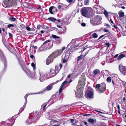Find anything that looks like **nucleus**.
Segmentation results:
<instances>
[{
  "label": "nucleus",
  "mask_w": 126,
  "mask_h": 126,
  "mask_svg": "<svg viewBox=\"0 0 126 126\" xmlns=\"http://www.w3.org/2000/svg\"><path fill=\"white\" fill-rule=\"evenodd\" d=\"M113 27L116 29H117L118 28L117 26L115 25H114Z\"/></svg>",
  "instance_id": "052dcab7"
},
{
  "label": "nucleus",
  "mask_w": 126,
  "mask_h": 126,
  "mask_svg": "<svg viewBox=\"0 0 126 126\" xmlns=\"http://www.w3.org/2000/svg\"><path fill=\"white\" fill-rule=\"evenodd\" d=\"M53 113L52 112H49L47 114V118L48 119L51 120V121H52L53 122H57L55 120H54L52 119V118L54 117L55 116L53 115Z\"/></svg>",
  "instance_id": "0eeeda50"
},
{
  "label": "nucleus",
  "mask_w": 126,
  "mask_h": 126,
  "mask_svg": "<svg viewBox=\"0 0 126 126\" xmlns=\"http://www.w3.org/2000/svg\"><path fill=\"white\" fill-rule=\"evenodd\" d=\"M104 36V35L101 36H100L99 37L98 39L99 40V39H100L102 37H103Z\"/></svg>",
  "instance_id": "680f3d73"
},
{
  "label": "nucleus",
  "mask_w": 126,
  "mask_h": 126,
  "mask_svg": "<svg viewBox=\"0 0 126 126\" xmlns=\"http://www.w3.org/2000/svg\"><path fill=\"white\" fill-rule=\"evenodd\" d=\"M118 55V54H117L115 55L114 56V58H116L117 57Z\"/></svg>",
  "instance_id": "0e129e2a"
},
{
  "label": "nucleus",
  "mask_w": 126,
  "mask_h": 126,
  "mask_svg": "<svg viewBox=\"0 0 126 126\" xmlns=\"http://www.w3.org/2000/svg\"><path fill=\"white\" fill-rule=\"evenodd\" d=\"M52 87V86L51 85H48L46 87V89L47 90L49 91L51 90Z\"/></svg>",
  "instance_id": "c756f323"
},
{
  "label": "nucleus",
  "mask_w": 126,
  "mask_h": 126,
  "mask_svg": "<svg viewBox=\"0 0 126 126\" xmlns=\"http://www.w3.org/2000/svg\"><path fill=\"white\" fill-rule=\"evenodd\" d=\"M88 121L90 123H93L94 122V120L93 119L90 118L88 120Z\"/></svg>",
  "instance_id": "72a5a7b5"
},
{
  "label": "nucleus",
  "mask_w": 126,
  "mask_h": 126,
  "mask_svg": "<svg viewBox=\"0 0 126 126\" xmlns=\"http://www.w3.org/2000/svg\"><path fill=\"white\" fill-rule=\"evenodd\" d=\"M76 39H73L71 42L69 44L68 46V47L69 46L71 47L69 48V50L71 51H72L73 50H75L76 47H77L79 46V45H78L77 46H75L74 45L76 44Z\"/></svg>",
  "instance_id": "39448f33"
},
{
  "label": "nucleus",
  "mask_w": 126,
  "mask_h": 126,
  "mask_svg": "<svg viewBox=\"0 0 126 126\" xmlns=\"http://www.w3.org/2000/svg\"><path fill=\"white\" fill-rule=\"evenodd\" d=\"M57 27L59 28H61V26L60 25H57Z\"/></svg>",
  "instance_id": "6e6d98bb"
},
{
  "label": "nucleus",
  "mask_w": 126,
  "mask_h": 126,
  "mask_svg": "<svg viewBox=\"0 0 126 126\" xmlns=\"http://www.w3.org/2000/svg\"><path fill=\"white\" fill-rule=\"evenodd\" d=\"M90 22L91 24H93L94 26H95L97 25L96 23L94 22L93 21L91 20H90Z\"/></svg>",
  "instance_id": "ea45409f"
},
{
  "label": "nucleus",
  "mask_w": 126,
  "mask_h": 126,
  "mask_svg": "<svg viewBox=\"0 0 126 126\" xmlns=\"http://www.w3.org/2000/svg\"><path fill=\"white\" fill-rule=\"evenodd\" d=\"M118 14L119 17H122L124 16V12L121 11L119 12Z\"/></svg>",
  "instance_id": "a878e982"
},
{
  "label": "nucleus",
  "mask_w": 126,
  "mask_h": 126,
  "mask_svg": "<svg viewBox=\"0 0 126 126\" xmlns=\"http://www.w3.org/2000/svg\"><path fill=\"white\" fill-rule=\"evenodd\" d=\"M57 52L58 53V54H59V55H61L63 52L61 50H57Z\"/></svg>",
  "instance_id": "37998d69"
},
{
  "label": "nucleus",
  "mask_w": 126,
  "mask_h": 126,
  "mask_svg": "<svg viewBox=\"0 0 126 126\" xmlns=\"http://www.w3.org/2000/svg\"><path fill=\"white\" fill-rule=\"evenodd\" d=\"M65 47H63L62 48L61 50H61L63 52V51L65 49Z\"/></svg>",
  "instance_id": "864d4df0"
},
{
  "label": "nucleus",
  "mask_w": 126,
  "mask_h": 126,
  "mask_svg": "<svg viewBox=\"0 0 126 126\" xmlns=\"http://www.w3.org/2000/svg\"><path fill=\"white\" fill-rule=\"evenodd\" d=\"M9 20L12 21H15L16 20V19L15 18L12 17L9 18Z\"/></svg>",
  "instance_id": "e433bc0d"
},
{
  "label": "nucleus",
  "mask_w": 126,
  "mask_h": 126,
  "mask_svg": "<svg viewBox=\"0 0 126 126\" xmlns=\"http://www.w3.org/2000/svg\"><path fill=\"white\" fill-rule=\"evenodd\" d=\"M92 36L94 38H96L97 37L98 35L96 33H94L92 35Z\"/></svg>",
  "instance_id": "f704fd0d"
},
{
  "label": "nucleus",
  "mask_w": 126,
  "mask_h": 126,
  "mask_svg": "<svg viewBox=\"0 0 126 126\" xmlns=\"http://www.w3.org/2000/svg\"><path fill=\"white\" fill-rule=\"evenodd\" d=\"M41 116V113H37V111L33 112L31 113L28 119L26 121V123L28 124H30L39 118Z\"/></svg>",
  "instance_id": "7ed1b4c3"
},
{
  "label": "nucleus",
  "mask_w": 126,
  "mask_h": 126,
  "mask_svg": "<svg viewBox=\"0 0 126 126\" xmlns=\"http://www.w3.org/2000/svg\"><path fill=\"white\" fill-rule=\"evenodd\" d=\"M48 19L53 22H54L56 20V18L53 17H50L48 18Z\"/></svg>",
  "instance_id": "473e14b6"
},
{
  "label": "nucleus",
  "mask_w": 126,
  "mask_h": 126,
  "mask_svg": "<svg viewBox=\"0 0 126 126\" xmlns=\"http://www.w3.org/2000/svg\"><path fill=\"white\" fill-rule=\"evenodd\" d=\"M10 0H4L3 3H2V5L5 8L9 7L11 6Z\"/></svg>",
  "instance_id": "9d476101"
},
{
  "label": "nucleus",
  "mask_w": 126,
  "mask_h": 126,
  "mask_svg": "<svg viewBox=\"0 0 126 126\" xmlns=\"http://www.w3.org/2000/svg\"><path fill=\"white\" fill-rule=\"evenodd\" d=\"M58 8L61 11H62L67 10L68 8V6H67L66 5L60 3L58 4Z\"/></svg>",
  "instance_id": "423d86ee"
},
{
  "label": "nucleus",
  "mask_w": 126,
  "mask_h": 126,
  "mask_svg": "<svg viewBox=\"0 0 126 126\" xmlns=\"http://www.w3.org/2000/svg\"><path fill=\"white\" fill-rule=\"evenodd\" d=\"M30 57L32 59L33 58V60L34 61V63H35V58L34 56L33 55H31L30 56Z\"/></svg>",
  "instance_id": "a19ab883"
},
{
  "label": "nucleus",
  "mask_w": 126,
  "mask_h": 126,
  "mask_svg": "<svg viewBox=\"0 0 126 126\" xmlns=\"http://www.w3.org/2000/svg\"><path fill=\"white\" fill-rule=\"evenodd\" d=\"M63 87L62 86H61L60 87V88L59 89V93L61 92L62 91Z\"/></svg>",
  "instance_id": "c03bdc74"
},
{
  "label": "nucleus",
  "mask_w": 126,
  "mask_h": 126,
  "mask_svg": "<svg viewBox=\"0 0 126 126\" xmlns=\"http://www.w3.org/2000/svg\"><path fill=\"white\" fill-rule=\"evenodd\" d=\"M95 88L97 89L96 90L99 93H103L106 90V85L104 82L102 83L101 84H97L96 85Z\"/></svg>",
  "instance_id": "20e7f679"
},
{
  "label": "nucleus",
  "mask_w": 126,
  "mask_h": 126,
  "mask_svg": "<svg viewBox=\"0 0 126 126\" xmlns=\"http://www.w3.org/2000/svg\"><path fill=\"white\" fill-rule=\"evenodd\" d=\"M49 11L50 14H54L56 11V9L54 8L53 6H51L50 7Z\"/></svg>",
  "instance_id": "a211bd4d"
},
{
  "label": "nucleus",
  "mask_w": 126,
  "mask_h": 126,
  "mask_svg": "<svg viewBox=\"0 0 126 126\" xmlns=\"http://www.w3.org/2000/svg\"><path fill=\"white\" fill-rule=\"evenodd\" d=\"M67 81H65L63 83H62V84L61 86L63 87L65 85L66 83H67Z\"/></svg>",
  "instance_id": "58836bf2"
},
{
  "label": "nucleus",
  "mask_w": 126,
  "mask_h": 126,
  "mask_svg": "<svg viewBox=\"0 0 126 126\" xmlns=\"http://www.w3.org/2000/svg\"><path fill=\"white\" fill-rule=\"evenodd\" d=\"M52 98L55 100V102L60 99V96L59 94H55L51 96Z\"/></svg>",
  "instance_id": "dca6fc26"
},
{
  "label": "nucleus",
  "mask_w": 126,
  "mask_h": 126,
  "mask_svg": "<svg viewBox=\"0 0 126 126\" xmlns=\"http://www.w3.org/2000/svg\"><path fill=\"white\" fill-rule=\"evenodd\" d=\"M100 73V70L98 69L94 70L93 72V74L94 77L98 75Z\"/></svg>",
  "instance_id": "6ab92c4d"
},
{
  "label": "nucleus",
  "mask_w": 126,
  "mask_h": 126,
  "mask_svg": "<svg viewBox=\"0 0 126 126\" xmlns=\"http://www.w3.org/2000/svg\"><path fill=\"white\" fill-rule=\"evenodd\" d=\"M0 60H3L4 63V68H6L7 66V63L6 61V59L4 57L2 52L0 50Z\"/></svg>",
  "instance_id": "6e6552de"
},
{
  "label": "nucleus",
  "mask_w": 126,
  "mask_h": 126,
  "mask_svg": "<svg viewBox=\"0 0 126 126\" xmlns=\"http://www.w3.org/2000/svg\"><path fill=\"white\" fill-rule=\"evenodd\" d=\"M37 9L38 10H39V11H40V12H41L42 10V8H41V7L40 6L39 7L37 8Z\"/></svg>",
  "instance_id": "49530a36"
},
{
  "label": "nucleus",
  "mask_w": 126,
  "mask_h": 126,
  "mask_svg": "<svg viewBox=\"0 0 126 126\" xmlns=\"http://www.w3.org/2000/svg\"><path fill=\"white\" fill-rule=\"evenodd\" d=\"M88 53V52H86L84 56H83V55L81 54L80 56L78 57L77 61H79V60H81L84 57L86 56Z\"/></svg>",
  "instance_id": "b1692460"
},
{
  "label": "nucleus",
  "mask_w": 126,
  "mask_h": 126,
  "mask_svg": "<svg viewBox=\"0 0 126 126\" xmlns=\"http://www.w3.org/2000/svg\"><path fill=\"white\" fill-rule=\"evenodd\" d=\"M105 62H101V64L103 65H104L105 64Z\"/></svg>",
  "instance_id": "e2e57ef3"
},
{
  "label": "nucleus",
  "mask_w": 126,
  "mask_h": 126,
  "mask_svg": "<svg viewBox=\"0 0 126 126\" xmlns=\"http://www.w3.org/2000/svg\"><path fill=\"white\" fill-rule=\"evenodd\" d=\"M43 45H45V46H47V45H48L49 46L48 49H49L51 48L53 46V43L52 42L50 43V41L49 40H47L44 42Z\"/></svg>",
  "instance_id": "ddd939ff"
},
{
  "label": "nucleus",
  "mask_w": 126,
  "mask_h": 126,
  "mask_svg": "<svg viewBox=\"0 0 126 126\" xmlns=\"http://www.w3.org/2000/svg\"><path fill=\"white\" fill-rule=\"evenodd\" d=\"M105 45L107 46L108 47H109L110 46V44L109 43H105Z\"/></svg>",
  "instance_id": "bf43d9fd"
},
{
  "label": "nucleus",
  "mask_w": 126,
  "mask_h": 126,
  "mask_svg": "<svg viewBox=\"0 0 126 126\" xmlns=\"http://www.w3.org/2000/svg\"><path fill=\"white\" fill-rule=\"evenodd\" d=\"M125 57V55L124 54H120L118 57L117 59L118 60H119Z\"/></svg>",
  "instance_id": "cd10ccee"
},
{
  "label": "nucleus",
  "mask_w": 126,
  "mask_h": 126,
  "mask_svg": "<svg viewBox=\"0 0 126 126\" xmlns=\"http://www.w3.org/2000/svg\"><path fill=\"white\" fill-rule=\"evenodd\" d=\"M49 28V27H48L46 26L45 27V29H47V32H48L50 31V30L48 29Z\"/></svg>",
  "instance_id": "de8ad7c7"
},
{
  "label": "nucleus",
  "mask_w": 126,
  "mask_h": 126,
  "mask_svg": "<svg viewBox=\"0 0 126 126\" xmlns=\"http://www.w3.org/2000/svg\"><path fill=\"white\" fill-rule=\"evenodd\" d=\"M66 18H63L61 19V21L59 20H56V23H59L58 22H60V21H61L62 23H66L67 22V21H66Z\"/></svg>",
  "instance_id": "4be33fe9"
},
{
  "label": "nucleus",
  "mask_w": 126,
  "mask_h": 126,
  "mask_svg": "<svg viewBox=\"0 0 126 126\" xmlns=\"http://www.w3.org/2000/svg\"><path fill=\"white\" fill-rule=\"evenodd\" d=\"M88 2L89 1L88 0H85L84 1V3H85V4L87 5L88 3Z\"/></svg>",
  "instance_id": "8fccbe9b"
},
{
  "label": "nucleus",
  "mask_w": 126,
  "mask_h": 126,
  "mask_svg": "<svg viewBox=\"0 0 126 126\" xmlns=\"http://www.w3.org/2000/svg\"><path fill=\"white\" fill-rule=\"evenodd\" d=\"M90 115V114H86L84 115V116H87Z\"/></svg>",
  "instance_id": "774afa93"
},
{
  "label": "nucleus",
  "mask_w": 126,
  "mask_h": 126,
  "mask_svg": "<svg viewBox=\"0 0 126 126\" xmlns=\"http://www.w3.org/2000/svg\"><path fill=\"white\" fill-rule=\"evenodd\" d=\"M104 15H105L106 16L108 20L110 21L109 19V18H108V17L109 16V15H108V12H107V11L106 10H105L104 12Z\"/></svg>",
  "instance_id": "bb28decb"
},
{
  "label": "nucleus",
  "mask_w": 126,
  "mask_h": 126,
  "mask_svg": "<svg viewBox=\"0 0 126 126\" xmlns=\"http://www.w3.org/2000/svg\"><path fill=\"white\" fill-rule=\"evenodd\" d=\"M54 59L52 57L51 55H49L46 60V64L47 65H49L51 63H52L53 61V59Z\"/></svg>",
  "instance_id": "4468645a"
},
{
  "label": "nucleus",
  "mask_w": 126,
  "mask_h": 126,
  "mask_svg": "<svg viewBox=\"0 0 126 126\" xmlns=\"http://www.w3.org/2000/svg\"><path fill=\"white\" fill-rule=\"evenodd\" d=\"M39 51H43L44 50V48L42 47H41L39 49Z\"/></svg>",
  "instance_id": "a18cd8bd"
},
{
  "label": "nucleus",
  "mask_w": 126,
  "mask_h": 126,
  "mask_svg": "<svg viewBox=\"0 0 126 126\" xmlns=\"http://www.w3.org/2000/svg\"><path fill=\"white\" fill-rule=\"evenodd\" d=\"M10 3H11V6L13 5H15L16 4V2L15 0H10Z\"/></svg>",
  "instance_id": "c85d7f7f"
},
{
  "label": "nucleus",
  "mask_w": 126,
  "mask_h": 126,
  "mask_svg": "<svg viewBox=\"0 0 126 126\" xmlns=\"http://www.w3.org/2000/svg\"><path fill=\"white\" fill-rule=\"evenodd\" d=\"M81 25L82 26L84 27L86 26V24L84 23H82Z\"/></svg>",
  "instance_id": "5fc2aeb1"
},
{
  "label": "nucleus",
  "mask_w": 126,
  "mask_h": 126,
  "mask_svg": "<svg viewBox=\"0 0 126 126\" xmlns=\"http://www.w3.org/2000/svg\"><path fill=\"white\" fill-rule=\"evenodd\" d=\"M107 81L109 82H110L111 81V79L110 77H108L107 79Z\"/></svg>",
  "instance_id": "79ce46f5"
},
{
  "label": "nucleus",
  "mask_w": 126,
  "mask_h": 126,
  "mask_svg": "<svg viewBox=\"0 0 126 126\" xmlns=\"http://www.w3.org/2000/svg\"><path fill=\"white\" fill-rule=\"evenodd\" d=\"M14 25L12 24H10L8 25V27L9 28L11 27H14Z\"/></svg>",
  "instance_id": "3c124183"
},
{
  "label": "nucleus",
  "mask_w": 126,
  "mask_h": 126,
  "mask_svg": "<svg viewBox=\"0 0 126 126\" xmlns=\"http://www.w3.org/2000/svg\"><path fill=\"white\" fill-rule=\"evenodd\" d=\"M47 105V104H43L41 106V109H43V110H44L45 107H46Z\"/></svg>",
  "instance_id": "4c0bfd02"
},
{
  "label": "nucleus",
  "mask_w": 126,
  "mask_h": 126,
  "mask_svg": "<svg viewBox=\"0 0 126 126\" xmlns=\"http://www.w3.org/2000/svg\"><path fill=\"white\" fill-rule=\"evenodd\" d=\"M87 10L86 9H83L82 10V16H85L87 15Z\"/></svg>",
  "instance_id": "412c9836"
},
{
  "label": "nucleus",
  "mask_w": 126,
  "mask_h": 126,
  "mask_svg": "<svg viewBox=\"0 0 126 126\" xmlns=\"http://www.w3.org/2000/svg\"><path fill=\"white\" fill-rule=\"evenodd\" d=\"M26 29L28 31H30L31 30V29L29 27L27 26L26 28Z\"/></svg>",
  "instance_id": "09e8293b"
},
{
  "label": "nucleus",
  "mask_w": 126,
  "mask_h": 126,
  "mask_svg": "<svg viewBox=\"0 0 126 126\" xmlns=\"http://www.w3.org/2000/svg\"><path fill=\"white\" fill-rule=\"evenodd\" d=\"M119 70L120 72L124 75L126 74V67L122 65H120L119 67Z\"/></svg>",
  "instance_id": "9b49d317"
},
{
  "label": "nucleus",
  "mask_w": 126,
  "mask_h": 126,
  "mask_svg": "<svg viewBox=\"0 0 126 126\" xmlns=\"http://www.w3.org/2000/svg\"><path fill=\"white\" fill-rule=\"evenodd\" d=\"M87 95L90 98L93 97V92L92 89H91L88 91Z\"/></svg>",
  "instance_id": "f3484780"
},
{
  "label": "nucleus",
  "mask_w": 126,
  "mask_h": 126,
  "mask_svg": "<svg viewBox=\"0 0 126 126\" xmlns=\"http://www.w3.org/2000/svg\"><path fill=\"white\" fill-rule=\"evenodd\" d=\"M69 54L68 53H64L62 56V60L63 63H66L68 59Z\"/></svg>",
  "instance_id": "1a4fd4ad"
},
{
  "label": "nucleus",
  "mask_w": 126,
  "mask_h": 126,
  "mask_svg": "<svg viewBox=\"0 0 126 126\" xmlns=\"http://www.w3.org/2000/svg\"><path fill=\"white\" fill-rule=\"evenodd\" d=\"M66 1L70 3L72 2L73 1V0H66Z\"/></svg>",
  "instance_id": "13d9d810"
},
{
  "label": "nucleus",
  "mask_w": 126,
  "mask_h": 126,
  "mask_svg": "<svg viewBox=\"0 0 126 126\" xmlns=\"http://www.w3.org/2000/svg\"><path fill=\"white\" fill-rule=\"evenodd\" d=\"M58 73V72L57 71L56 73L55 70L51 69L50 71V74L52 77L56 75Z\"/></svg>",
  "instance_id": "aec40b11"
},
{
  "label": "nucleus",
  "mask_w": 126,
  "mask_h": 126,
  "mask_svg": "<svg viewBox=\"0 0 126 126\" xmlns=\"http://www.w3.org/2000/svg\"><path fill=\"white\" fill-rule=\"evenodd\" d=\"M55 102V100L53 99V98H52V97L51 98L48 100V102L50 103V104H52L54 103Z\"/></svg>",
  "instance_id": "7c9ffc66"
},
{
  "label": "nucleus",
  "mask_w": 126,
  "mask_h": 126,
  "mask_svg": "<svg viewBox=\"0 0 126 126\" xmlns=\"http://www.w3.org/2000/svg\"><path fill=\"white\" fill-rule=\"evenodd\" d=\"M9 36L10 37H12V35L11 33H9Z\"/></svg>",
  "instance_id": "69168bd1"
},
{
  "label": "nucleus",
  "mask_w": 126,
  "mask_h": 126,
  "mask_svg": "<svg viewBox=\"0 0 126 126\" xmlns=\"http://www.w3.org/2000/svg\"><path fill=\"white\" fill-rule=\"evenodd\" d=\"M70 121H71L70 123H72L71 125H76L78 122L77 120L73 119H71Z\"/></svg>",
  "instance_id": "5701e85b"
},
{
  "label": "nucleus",
  "mask_w": 126,
  "mask_h": 126,
  "mask_svg": "<svg viewBox=\"0 0 126 126\" xmlns=\"http://www.w3.org/2000/svg\"><path fill=\"white\" fill-rule=\"evenodd\" d=\"M88 47V46H86V47H83L82 48V49H83V50H82L81 51H80L79 52L80 53H82V52L86 49Z\"/></svg>",
  "instance_id": "c9c22d12"
},
{
  "label": "nucleus",
  "mask_w": 126,
  "mask_h": 126,
  "mask_svg": "<svg viewBox=\"0 0 126 126\" xmlns=\"http://www.w3.org/2000/svg\"><path fill=\"white\" fill-rule=\"evenodd\" d=\"M31 66L33 68V69L34 71V72L35 71V70H36V67H35V64H34V63H32L31 64Z\"/></svg>",
  "instance_id": "2f4dec72"
},
{
  "label": "nucleus",
  "mask_w": 126,
  "mask_h": 126,
  "mask_svg": "<svg viewBox=\"0 0 126 126\" xmlns=\"http://www.w3.org/2000/svg\"><path fill=\"white\" fill-rule=\"evenodd\" d=\"M52 37L53 38L55 39L56 42L58 44H60L61 43L62 39L60 37L53 34L52 35Z\"/></svg>",
  "instance_id": "f8f14e48"
},
{
  "label": "nucleus",
  "mask_w": 126,
  "mask_h": 126,
  "mask_svg": "<svg viewBox=\"0 0 126 126\" xmlns=\"http://www.w3.org/2000/svg\"><path fill=\"white\" fill-rule=\"evenodd\" d=\"M26 73L32 78L35 79L38 78L41 82H43L44 80L47 79L51 77L50 74H44L43 72L40 70L34 72V76H32L31 71L28 70L26 72Z\"/></svg>",
  "instance_id": "f257e3e1"
},
{
  "label": "nucleus",
  "mask_w": 126,
  "mask_h": 126,
  "mask_svg": "<svg viewBox=\"0 0 126 126\" xmlns=\"http://www.w3.org/2000/svg\"><path fill=\"white\" fill-rule=\"evenodd\" d=\"M51 55L53 58H54L57 56H59V54H58V53L57 52V51L52 54Z\"/></svg>",
  "instance_id": "393cba45"
},
{
  "label": "nucleus",
  "mask_w": 126,
  "mask_h": 126,
  "mask_svg": "<svg viewBox=\"0 0 126 126\" xmlns=\"http://www.w3.org/2000/svg\"><path fill=\"white\" fill-rule=\"evenodd\" d=\"M85 78L84 77H82L79 80L78 86L77 87V92L75 94L77 97L79 98L83 96V88L85 84Z\"/></svg>",
  "instance_id": "f03ea898"
},
{
  "label": "nucleus",
  "mask_w": 126,
  "mask_h": 126,
  "mask_svg": "<svg viewBox=\"0 0 126 126\" xmlns=\"http://www.w3.org/2000/svg\"><path fill=\"white\" fill-rule=\"evenodd\" d=\"M66 27H64V29L63 30V33L65 32H66Z\"/></svg>",
  "instance_id": "603ef678"
},
{
  "label": "nucleus",
  "mask_w": 126,
  "mask_h": 126,
  "mask_svg": "<svg viewBox=\"0 0 126 126\" xmlns=\"http://www.w3.org/2000/svg\"><path fill=\"white\" fill-rule=\"evenodd\" d=\"M103 31L104 32H109V31L108 30L106 29H104L103 30Z\"/></svg>",
  "instance_id": "4d7b16f0"
},
{
  "label": "nucleus",
  "mask_w": 126,
  "mask_h": 126,
  "mask_svg": "<svg viewBox=\"0 0 126 126\" xmlns=\"http://www.w3.org/2000/svg\"><path fill=\"white\" fill-rule=\"evenodd\" d=\"M110 19L111 23H113V21L111 18H110Z\"/></svg>",
  "instance_id": "338daca9"
},
{
  "label": "nucleus",
  "mask_w": 126,
  "mask_h": 126,
  "mask_svg": "<svg viewBox=\"0 0 126 126\" xmlns=\"http://www.w3.org/2000/svg\"><path fill=\"white\" fill-rule=\"evenodd\" d=\"M28 95L27 94H26L24 98L25 100V102L24 103V104L23 106V107L21 108L20 110H19L18 113H20L22 112L24 110V109L25 107V105H26L27 102V97L28 96Z\"/></svg>",
  "instance_id": "2eb2a0df"
}]
</instances>
